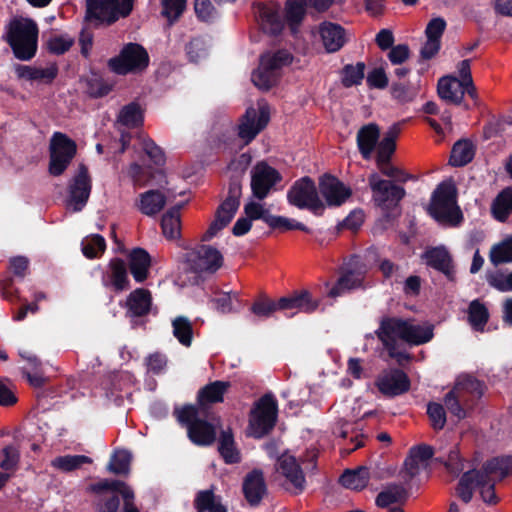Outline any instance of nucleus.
Wrapping results in <instances>:
<instances>
[{
	"label": "nucleus",
	"instance_id": "nucleus-12",
	"mask_svg": "<svg viewBox=\"0 0 512 512\" xmlns=\"http://www.w3.org/2000/svg\"><path fill=\"white\" fill-rule=\"evenodd\" d=\"M270 108L267 103H258V109L248 108L238 125V136L249 144L268 124Z\"/></svg>",
	"mask_w": 512,
	"mask_h": 512
},
{
	"label": "nucleus",
	"instance_id": "nucleus-53",
	"mask_svg": "<svg viewBox=\"0 0 512 512\" xmlns=\"http://www.w3.org/2000/svg\"><path fill=\"white\" fill-rule=\"evenodd\" d=\"M365 64L358 62L356 65H346L342 71V84L351 87L361 84L364 78Z\"/></svg>",
	"mask_w": 512,
	"mask_h": 512
},
{
	"label": "nucleus",
	"instance_id": "nucleus-4",
	"mask_svg": "<svg viewBox=\"0 0 512 512\" xmlns=\"http://www.w3.org/2000/svg\"><path fill=\"white\" fill-rule=\"evenodd\" d=\"M37 25L29 19H14L9 23L6 40L20 60H30L37 50Z\"/></svg>",
	"mask_w": 512,
	"mask_h": 512
},
{
	"label": "nucleus",
	"instance_id": "nucleus-8",
	"mask_svg": "<svg viewBox=\"0 0 512 512\" xmlns=\"http://www.w3.org/2000/svg\"><path fill=\"white\" fill-rule=\"evenodd\" d=\"M457 195L432 194L427 209L429 215L443 226H459L463 222L464 217L458 205Z\"/></svg>",
	"mask_w": 512,
	"mask_h": 512
},
{
	"label": "nucleus",
	"instance_id": "nucleus-38",
	"mask_svg": "<svg viewBox=\"0 0 512 512\" xmlns=\"http://www.w3.org/2000/svg\"><path fill=\"white\" fill-rule=\"evenodd\" d=\"M458 393L468 398L470 403L475 404L484 395V383L472 376H466L458 381L453 387Z\"/></svg>",
	"mask_w": 512,
	"mask_h": 512
},
{
	"label": "nucleus",
	"instance_id": "nucleus-58",
	"mask_svg": "<svg viewBox=\"0 0 512 512\" xmlns=\"http://www.w3.org/2000/svg\"><path fill=\"white\" fill-rule=\"evenodd\" d=\"M238 297L237 292H219L210 302L218 312L226 314L232 311V300H238Z\"/></svg>",
	"mask_w": 512,
	"mask_h": 512
},
{
	"label": "nucleus",
	"instance_id": "nucleus-40",
	"mask_svg": "<svg viewBox=\"0 0 512 512\" xmlns=\"http://www.w3.org/2000/svg\"><path fill=\"white\" fill-rule=\"evenodd\" d=\"M443 401L444 407L458 420L466 418L465 407H473V403H470L468 398H464V395L458 393L454 388L445 394Z\"/></svg>",
	"mask_w": 512,
	"mask_h": 512
},
{
	"label": "nucleus",
	"instance_id": "nucleus-7",
	"mask_svg": "<svg viewBox=\"0 0 512 512\" xmlns=\"http://www.w3.org/2000/svg\"><path fill=\"white\" fill-rule=\"evenodd\" d=\"M175 414L180 424L186 426L190 441L197 446H209L216 439L214 425L199 418V409L196 405L186 404L176 409Z\"/></svg>",
	"mask_w": 512,
	"mask_h": 512
},
{
	"label": "nucleus",
	"instance_id": "nucleus-61",
	"mask_svg": "<svg viewBox=\"0 0 512 512\" xmlns=\"http://www.w3.org/2000/svg\"><path fill=\"white\" fill-rule=\"evenodd\" d=\"M3 459L0 461V468L5 471L13 470L20 460V452L14 445L5 446L2 451Z\"/></svg>",
	"mask_w": 512,
	"mask_h": 512
},
{
	"label": "nucleus",
	"instance_id": "nucleus-45",
	"mask_svg": "<svg viewBox=\"0 0 512 512\" xmlns=\"http://www.w3.org/2000/svg\"><path fill=\"white\" fill-rule=\"evenodd\" d=\"M268 227L273 231L285 233L293 230H300L306 233H310L311 230L302 222H299L293 218H288L280 215H273L269 221Z\"/></svg>",
	"mask_w": 512,
	"mask_h": 512
},
{
	"label": "nucleus",
	"instance_id": "nucleus-3",
	"mask_svg": "<svg viewBox=\"0 0 512 512\" xmlns=\"http://www.w3.org/2000/svg\"><path fill=\"white\" fill-rule=\"evenodd\" d=\"M320 302L314 299L308 290L293 291L291 294L273 300L265 295L258 297L251 305L250 311L259 318H269L276 311L296 310L313 313Z\"/></svg>",
	"mask_w": 512,
	"mask_h": 512
},
{
	"label": "nucleus",
	"instance_id": "nucleus-18",
	"mask_svg": "<svg viewBox=\"0 0 512 512\" xmlns=\"http://www.w3.org/2000/svg\"><path fill=\"white\" fill-rule=\"evenodd\" d=\"M281 181V174L265 162L257 163L251 170L252 192L276 190Z\"/></svg>",
	"mask_w": 512,
	"mask_h": 512
},
{
	"label": "nucleus",
	"instance_id": "nucleus-43",
	"mask_svg": "<svg viewBox=\"0 0 512 512\" xmlns=\"http://www.w3.org/2000/svg\"><path fill=\"white\" fill-rule=\"evenodd\" d=\"M489 320V311L487 307L478 299L473 300L468 308V321L471 327L476 331H483Z\"/></svg>",
	"mask_w": 512,
	"mask_h": 512
},
{
	"label": "nucleus",
	"instance_id": "nucleus-26",
	"mask_svg": "<svg viewBox=\"0 0 512 512\" xmlns=\"http://www.w3.org/2000/svg\"><path fill=\"white\" fill-rule=\"evenodd\" d=\"M318 31L328 53L338 51L345 44V30L339 24L323 22L319 25Z\"/></svg>",
	"mask_w": 512,
	"mask_h": 512
},
{
	"label": "nucleus",
	"instance_id": "nucleus-13",
	"mask_svg": "<svg viewBox=\"0 0 512 512\" xmlns=\"http://www.w3.org/2000/svg\"><path fill=\"white\" fill-rule=\"evenodd\" d=\"M240 195L241 194H228L227 197L221 201L215 211L214 220L210 223L208 229L202 236V241H210L230 224L240 207Z\"/></svg>",
	"mask_w": 512,
	"mask_h": 512
},
{
	"label": "nucleus",
	"instance_id": "nucleus-33",
	"mask_svg": "<svg viewBox=\"0 0 512 512\" xmlns=\"http://www.w3.org/2000/svg\"><path fill=\"white\" fill-rule=\"evenodd\" d=\"M218 452L226 464L240 463L241 454L236 447L234 435L230 428L221 431L218 440Z\"/></svg>",
	"mask_w": 512,
	"mask_h": 512
},
{
	"label": "nucleus",
	"instance_id": "nucleus-42",
	"mask_svg": "<svg viewBox=\"0 0 512 512\" xmlns=\"http://www.w3.org/2000/svg\"><path fill=\"white\" fill-rule=\"evenodd\" d=\"M194 507L197 512H227V508L216 501L213 489L199 491L194 499Z\"/></svg>",
	"mask_w": 512,
	"mask_h": 512
},
{
	"label": "nucleus",
	"instance_id": "nucleus-29",
	"mask_svg": "<svg viewBox=\"0 0 512 512\" xmlns=\"http://www.w3.org/2000/svg\"><path fill=\"white\" fill-rule=\"evenodd\" d=\"M188 201L185 200L175 204L162 216L160 225L166 238L174 240L180 237V210L187 205Z\"/></svg>",
	"mask_w": 512,
	"mask_h": 512
},
{
	"label": "nucleus",
	"instance_id": "nucleus-56",
	"mask_svg": "<svg viewBox=\"0 0 512 512\" xmlns=\"http://www.w3.org/2000/svg\"><path fill=\"white\" fill-rule=\"evenodd\" d=\"M261 59L275 71L279 72L282 67L292 62L293 56L287 50H279L275 53H267Z\"/></svg>",
	"mask_w": 512,
	"mask_h": 512
},
{
	"label": "nucleus",
	"instance_id": "nucleus-15",
	"mask_svg": "<svg viewBox=\"0 0 512 512\" xmlns=\"http://www.w3.org/2000/svg\"><path fill=\"white\" fill-rule=\"evenodd\" d=\"M375 386L384 396L395 397L408 392L411 382L403 370L395 368L379 375L375 380Z\"/></svg>",
	"mask_w": 512,
	"mask_h": 512
},
{
	"label": "nucleus",
	"instance_id": "nucleus-52",
	"mask_svg": "<svg viewBox=\"0 0 512 512\" xmlns=\"http://www.w3.org/2000/svg\"><path fill=\"white\" fill-rule=\"evenodd\" d=\"M427 415L430 420V425L435 431H440L445 427L447 417L443 404L433 401L429 402L427 404Z\"/></svg>",
	"mask_w": 512,
	"mask_h": 512
},
{
	"label": "nucleus",
	"instance_id": "nucleus-17",
	"mask_svg": "<svg viewBox=\"0 0 512 512\" xmlns=\"http://www.w3.org/2000/svg\"><path fill=\"white\" fill-rule=\"evenodd\" d=\"M421 258L425 264L442 273L448 280H453L455 277V267L452 255L445 246H436L427 248Z\"/></svg>",
	"mask_w": 512,
	"mask_h": 512
},
{
	"label": "nucleus",
	"instance_id": "nucleus-60",
	"mask_svg": "<svg viewBox=\"0 0 512 512\" xmlns=\"http://www.w3.org/2000/svg\"><path fill=\"white\" fill-rule=\"evenodd\" d=\"M127 175L132 180L136 188L144 187L150 179V172L138 163H132L129 166Z\"/></svg>",
	"mask_w": 512,
	"mask_h": 512
},
{
	"label": "nucleus",
	"instance_id": "nucleus-63",
	"mask_svg": "<svg viewBox=\"0 0 512 512\" xmlns=\"http://www.w3.org/2000/svg\"><path fill=\"white\" fill-rule=\"evenodd\" d=\"M142 149L155 165L162 166L165 163L163 150L151 139H144L142 141Z\"/></svg>",
	"mask_w": 512,
	"mask_h": 512
},
{
	"label": "nucleus",
	"instance_id": "nucleus-22",
	"mask_svg": "<svg viewBox=\"0 0 512 512\" xmlns=\"http://www.w3.org/2000/svg\"><path fill=\"white\" fill-rule=\"evenodd\" d=\"M266 490L267 487L261 470L254 469L245 476L243 481V493L250 505H258L263 499Z\"/></svg>",
	"mask_w": 512,
	"mask_h": 512
},
{
	"label": "nucleus",
	"instance_id": "nucleus-64",
	"mask_svg": "<svg viewBox=\"0 0 512 512\" xmlns=\"http://www.w3.org/2000/svg\"><path fill=\"white\" fill-rule=\"evenodd\" d=\"M74 40L67 36H55L48 41L50 52L60 55L68 51L73 45Z\"/></svg>",
	"mask_w": 512,
	"mask_h": 512
},
{
	"label": "nucleus",
	"instance_id": "nucleus-44",
	"mask_svg": "<svg viewBox=\"0 0 512 512\" xmlns=\"http://www.w3.org/2000/svg\"><path fill=\"white\" fill-rule=\"evenodd\" d=\"M173 335L179 343L185 347H190L193 340V326L191 321L185 316H177L172 321Z\"/></svg>",
	"mask_w": 512,
	"mask_h": 512
},
{
	"label": "nucleus",
	"instance_id": "nucleus-62",
	"mask_svg": "<svg viewBox=\"0 0 512 512\" xmlns=\"http://www.w3.org/2000/svg\"><path fill=\"white\" fill-rule=\"evenodd\" d=\"M91 190V179L88 174V170L84 165H80L78 173L73 179L71 185V192H90Z\"/></svg>",
	"mask_w": 512,
	"mask_h": 512
},
{
	"label": "nucleus",
	"instance_id": "nucleus-16",
	"mask_svg": "<svg viewBox=\"0 0 512 512\" xmlns=\"http://www.w3.org/2000/svg\"><path fill=\"white\" fill-rule=\"evenodd\" d=\"M253 9L263 31L277 35L283 30L284 21L280 15V5L277 2H259L253 6Z\"/></svg>",
	"mask_w": 512,
	"mask_h": 512
},
{
	"label": "nucleus",
	"instance_id": "nucleus-20",
	"mask_svg": "<svg viewBox=\"0 0 512 512\" xmlns=\"http://www.w3.org/2000/svg\"><path fill=\"white\" fill-rule=\"evenodd\" d=\"M384 477V472L377 468L359 466L355 469H346L340 476L339 482L345 488L361 491L368 485L370 478L380 480Z\"/></svg>",
	"mask_w": 512,
	"mask_h": 512
},
{
	"label": "nucleus",
	"instance_id": "nucleus-59",
	"mask_svg": "<svg viewBox=\"0 0 512 512\" xmlns=\"http://www.w3.org/2000/svg\"><path fill=\"white\" fill-rule=\"evenodd\" d=\"M320 192H351L339 179L329 173L319 178Z\"/></svg>",
	"mask_w": 512,
	"mask_h": 512
},
{
	"label": "nucleus",
	"instance_id": "nucleus-50",
	"mask_svg": "<svg viewBox=\"0 0 512 512\" xmlns=\"http://www.w3.org/2000/svg\"><path fill=\"white\" fill-rule=\"evenodd\" d=\"M130 462L131 454L129 451L116 450L110 458L107 469L116 475L126 474L129 471Z\"/></svg>",
	"mask_w": 512,
	"mask_h": 512
},
{
	"label": "nucleus",
	"instance_id": "nucleus-35",
	"mask_svg": "<svg viewBox=\"0 0 512 512\" xmlns=\"http://www.w3.org/2000/svg\"><path fill=\"white\" fill-rule=\"evenodd\" d=\"M166 203L165 194H139L134 204L142 214L153 217L163 210Z\"/></svg>",
	"mask_w": 512,
	"mask_h": 512
},
{
	"label": "nucleus",
	"instance_id": "nucleus-54",
	"mask_svg": "<svg viewBox=\"0 0 512 512\" xmlns=\"http://www.w3.org/2000/svg\"><path fill=\"white\" fill-rule=\"evenodd\" d=\"M118 121L128 127H136L142 122L140 107L136 103L124 106L118 116Z\"/></svg>",
	"mask_w": 512,
	"mask_h": 512
},
{
	"label": "nucleus",
	"instance_id": "nucleus-14",
	"mask_svg": "<svg viewBox=\"0 0 512 512\" xmlns=\"http://www.w3.org/2000/svg\"><path fill=\"white\" fill-rule=\"evenodd\" d=\"M152 304L151 292L146 288H136L129 293L123 305L126 310L125 317L135 326L139 319L150 313Z\"/></svg>",
	"mask_w": 512,
	"mask_h": 512
},
{
	"label": "nucleus",
	"instance_id": "nucleus-36",
	"mask_svg": "<svg viewBox=\"0 0 512 512\" xmlns=\"http://www.w3.org/2000/svg\"><path fill=\"white\" fill-rule=\"evenodd\" d=\"M312 0H287L285 4V16L289 28L293 34L298 31L299 25L302 23L306 8Z\"/></svg>",
	"mask_w": 512,
	"mask_h": 512
},
{
	"label": "nucleus",
	"instance_id": "nucleus-46",
	"mask_svg": "<svg viewBox=\"0 0 512 512\" xmlns=\"http://www.w3.org/2000/svg\"><path fill=\"white\" fill-rule=\"evenodd\" d=\"M419 89V84L395 81L391 85V95L398 102L407 103L413 101L416 98Z\"/></svg>",
	"mask_w": 512,
	"mask_h": 512
},
{
	"label": "nucleus",
	"instance_id": "nucleus-32",
	"mask_svg": "<svg viewBox=\"0 0 512 512\" xmlns=\"http://www.w3.org/2000/svg\"><path fill=\"white\" fill-rule=\"evenodd\" d=\"M404 196L405 194H373V201L383 217L389 221L401 214L400 201Z\"/></svg>",
	"mask_w": 512,
	"mask_h": 512
},
{
	"label": "nucleus",
	"instance_id": "nucleus-37",
	"mask_svg": "<svg viewBox=\"0 0 512 512\" xmlns=\"http://www.w3.org/2000/svg\"><path fill=\"white\" fill-rule=\"evenodd\" d=\"M474 156V144L467 139L459 140L452 147L449 163L454 167H462L470 163Z\"/></svg>",
	"mask_w": 512,
	"mask_h": 512
},
{
	"label": "nucleus",
	"instance_id": "nucleus-24",
	"mask_svg": "<svg viewBox=\"0 0 512 512\" xmlns=\"http://www.w3.org/2000/svg\"><path fill=\"white\" fill-rule=\"evenodd\" d=\"M278 471L299 491L305 486V476L300 464L293 455L282 454L278 460Z\"/></svg>",
	"mask_w": 512,
	"mask_h": 512
},
{
	"label": "nucleus",
	"instance_id": "nucleus-48",
	"mask_svg": "<svg viewBox=\"0 0 512 512\" xmlns=\"http://www.w3.org/2000/svg\"><path fill=\"white\" fill-rule=\"evenodd\" d=\"M491 212L496 220L505 222L512 214V194H497L491 205Z\"/></svg>",
	"mask_w": 512,
	"mask_h": 512
},
{
	"label": "nucleus",
	"instance_id": "nucleus-30",
	"mask_svg": "<svg viewBox=\"0 0 512 512\" xmlns=\"http://www.w3.org/2000/svg\"><path fill=\"white\" fill-rule=\"evenodd\" d=\"M290 205L300 210H307L315 216H322L325 211V203L321 194H287Z\"/></svg>",
	"mask_w": 512,
	"mask_h": 512
},
{
	"label": "nucleus",
	"instance_id": "nucleus-31",
	"mask_svg": "<svg viewBox=\"0 0 512 512\" xmlns=\"http://www.w3.org/2000/svg\"><path fill=\"white\" fill-rule=\"evenodd\" d=\"M380 137V129L377 124L369 123L362 126L357 133V144L361 155L369 158Z\"/></svg>",
	"mask_w": 512,
	"mask_h": 512
},
{
	"label": "nucleus",
	"instance_id": "nucleus-23",
	"mask_svg": "<svg viewBox=\"0 0 512 512\" xmlns=\"http://www.w3.org/2000/svg\"><path fill=\"white\" fill-rule=\"evenodd\" d=\"M151 263V256L144 248H133L128 254L129 270L137 283H143L147 280Z\"/></svg>",
	"mask_w": 512,
	"mask_h": 512
},
{
	"label": "nucleus",
	"instance_id": "nucleus-34",
	"mask_svg": "<svg viewBox=\"0 0 512 512\" xmlns=\"http://www.w3.org/2000/svg\"><path fill=\"white\" fill-rule=\"evenodd\" d=\"M15 71L19 78L44 83H51L58 74V69L55 65H50L46 68L17 65Z\"/></svg>",
	"mask_w": 512,
	"mask_h": 512
},
{
	"label": "nucleus",
	"instance_id": "nucleus-51",
	"mask_svg": "<svg viewBox=\"0 0 512 512\" xmlns=\"http://www.w3.org/2000/svg\"><path fill=\"white\" fill-rule=\"evenodd\" d=\"M490 260L494 265L512 262V236L492 247Z\"/></svg>",
	"mask_w": 512,
	"mask_h": 512
},
{
	"label": "nucleus",
	"instance_id": "nucleus-57",
	"mask_svg": "<svg viewBox=\"0 0 512 512\" xmlns=\"http://www.w3.org/2000/svg\"><path fill=\"white\" fill-rule=\"evenodd\" d=\"M186 0H163L162 15L167 18L170 24L176 21L183 13Z\"/></svg>",
	"mask_w": 512,
	"mask_h": 512
},
{
	"label": "nucleus",
	"instance_id": "nucleus-39",
	"mask_svg": "<svg viewBox=\"0 0 512 512\" xmlns=\"http://www.w3.org/2000/svg\"><path fill=\"white\" fill-rule=\"evenodd\" d=\"M280 72L275 71L271 66L260 60L259 67L252 73V82L261 90H269L278 81Z\"/></svg>",
	"mask_w": 512,
	"mask_h": 512
},
{
	"label": "nucleus",
	"instance_id": "nucleus-11",
	"mask_svg": "<svg viewBox=\"0 0 512 512\" xmlns=\"http://www.w3.org/2000/svg\"><path fill=\"white\" fill-rule=\"evenodd\" d=\"M76 143L67 135L55 132L50 140L49 172L53 176L61 175L76 154Z\"/></svg>",
	"mask_w": 512,
	"mask_h": 512
},
{
	"label": "nucleus",
	"instance_id": "nucleus-47",
	"mask_svg": "<svg viewBox=\"0 0 512 512\" xmlns=\"http://www.w3.org/2000/svg\"><path fill=\"white\" fill-rule=\"evenodd\" d=\"M92 463V459L85 455L58 456L52 461V466L64 471L71 472L79 469L83 464Z\"/></svg>",
	"mask_w": 512,
	"mask_h": 512
},
{
	"label": "nucleus",
	"instance_id": "nucleus-25",
	"mask_svg": "<svg viewBox=\"0 0 512 512\" xmlns=\"http://www.w3.org/2000/svg\"><path fill=\"white\" fill-rule=\"evenodd\" d=\"M193 268L199 272H216L223 264V256L219 250L210 245H201L196 251Z\"/></svg>",
	"mask_w": 512,
	"mask_h": 512
},
{
	"label": "nucleus",
	"instance_id": "nucleus-5",
	"mask_svg": "<svg viewBox=\"0 0 512 512\" xmlns=\"http://www.w3.org/2000/svg\"><path fill=\"white\" fill-rule=\"evenodd\" d=\"M278 417V402L272 393L261 396L249 413L247 435L261 439L275 427Z\"/></svg>",
	"mask_w": 512,
	"mask_h": 512
},
{
	"label": "nucleus",
	"instance_id": "nucleus-28",
	"mask_svg": "<svg viewBox=\"0 0 512 512\" xmlns=\"http://www.w3.org/2000/svg\"><path fill=\"white\" fill-rule=\"evenodd\" d=\"M363 276L352 269L343 271L328 292V297L337 298L354 289L363 287Z\"/></svg>",
	"mask_w": 512,
	"mask_h": 512
},
{
	"label": "nucleus",
	"instance_id": "nucleus-10",
	"mask_svg": "<svg viewBox=\"0 0 512 512\" xmlns=\"http://www.w3.org/2000/svg\"><path fill=\"white\" fill-rule=\"evenodd\" d=\"M149 55L146 49L137 43L124 45L120 54L109 60V68L119 74L126 75L131 72L143 71L148 67Z\"/></svg>",
	"mask_w": 512,
	"mask_h": 512
},
{
	"label": "nucleus",
	"instance_id": "nucleus-27",
	"mask_svg": "<svg viewBox=\"0 0 512 512\" xmlns=\"http://www.w3.org/2000/svg\"><path fill=\"white\" fill-rule=\"evenodd\" d=\"M439 97L449 104L460 105L464 99L463 84L456 76H444L437 85Z\"/></svg>",
	"mask_w": 512,
	"mask_h": 512
},
{
	"label": "nucleus",
	"instance_id": "nucleus-19",
	"mask_svg": "<svg viewBox=\"0 0 512 512\" xmlns=\"http://www.w3.org/2000/svg\"><path fill=\"white\" fill-rule=\"evenodd\" d=\"M102 274L101 282L106 288L111 287L115 292H122L130 288V280L126 262L119 257L112 258Z\"/></svg>",
	"mask_w": 512,
	"mask_h": 512
},
{
	"label": "nucleus",
	"instance_id": "nucleus-2",
	"mask_svg": "<svg viewBox=\"0 0 512 512\" xmlns=\"http://www.w3.org/2000/svg\"><path fill=\"white\" fill-rule=\"evenodd\" d=\"M396 143L381 140L377 148V166L380 172L387 176L388 180L381 179L377 174L369 177V185L373 192H405L400 185L408 180H414L415 177L405 171L393 166L390 158L395 152Z\"/></svg>",
	"mask_w": 512,
	"mask_h": 512
},
{
	"label": "nucleus",
	"instance_id": "nucleus-1",
	"mask_svg": "<svg viewBox=\"0 0 512 512\" xmlns=\"http://www.w3.org/2000/svg\"><path fill=\"white\" fill-rule=\"evenodd\" d=\"M374 333L388 356L399 365L412 359L407 351L400 349L399 341L409 346H419L430 342L434 336L432 325L423 327L396 316H383Z\"/></svg>",
	"mask_w": 512,
	"mask_h": 512
},
{
	"label": "nucleus",
	"instance_id": "nucleus-41",
	"mask_svg": "<svg viewBox=\"0 0 512 512\" xmlns=\"http://www.w3.org/2000/svg\"><path fill=\"white\" fill-rule=\"evenodd\" d=\"M256 200H250L244 205L245 215L253 222L255 220H262L267 225L272 217L271 211L265 204L261 203L268 194H252Z\"/></svg>",
	"mask_w": 512,
	"mask_h": 512
},
{
	"label": "nucleus",
	"instance_id": "nucleus-21",
	"mask_svg": "<svg viewBox=\"0 0 512 512\" xmlns=\"http://www.w3.org/2000/svg\"><path fill=\"white\" fill-rule=\"evenodd\" d=\"M230 387L229 381L216 380L206 384L197 393V408L204 411L211 404L222 403Z\"/></svg>",
	"mask_w": 512,
	"mask_h": 512
},
{
	"label": "nucleus",
	"instance_id": "nucleus-49",
	"mask_svg": "<svg viewBox=\"0 0 512 512\" xmlns=\"http://www.w3.org/2000/svg\"><path fill=\"white\" fill-rule=\"evenodd\" d=\"M105 249L106 241L100 234H93L81 243L82 253L88 259L98 258Z\"/></svg>",
	"mask_w": 512,
	"mask_h": 512
},
{
	"label": "nucleus",
	"instance_id": "nucleus-55",
	"mask_svg": "<svg viewBox=\"0 0 512 512\" xmlns=\"http://www.w3.org/2000/svg\"><path fill=\"white\" fill-rule=\"evenodd\" d=\"M483 465L490 475L500 473L501 478H505L510 472L512 457H494L487 460Z\"/></svg>",
	"mask_w": 512,
	"mask_h": 512
},
{
	"label": "nucleus",
	"instance_id": "nucleus-6",
	"mask_svg": "<svg viewBox=\"0 0 512 512\" xmlns=\"http://www.w3.org/2000/svg\"><path fill=\"white\" fill-rule=\"evenodd\" d=\"M135 0H86L85 20L95 25H111L128 17Z\"/></svg>",
	"mask_w": 512,
	"mask_h": 512
},
{
	"label": "nucleus",
	"instance_id": "nucleus-9",
	"mask_svg": "<svg viewBox=\"0 0 512 512\" xmlns=\"http://www.w3.org/2000/svg\"><path fill=\"white\" fill-rule=\"evenodd\" d=\"M89 490L97 496L99 512H117L120 498L124 501L126 490H132L125 482L115 479H103L89 486Z\"/></svg>",
	"mask_w": 512,
	"mask_h": 512
}]
</instances>
